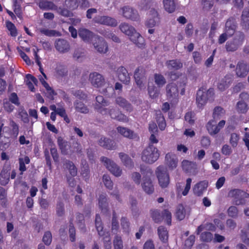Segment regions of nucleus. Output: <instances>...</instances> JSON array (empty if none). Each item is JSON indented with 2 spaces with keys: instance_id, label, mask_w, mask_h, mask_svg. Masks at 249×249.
<instances>
[{
  "instance_id": "1",
  "label": "nucleus",
  "mask_w": 249,
  "mask_h": 249,
  "mask_svg": "<svg viewBox=\"0 0 249 249\" xmlns=\"http://www.w3.org/2000/svg\"><path fill=\"white\" fill-rule=\"evenodd\" d=\"M119 29L124 34L129 36L130 39L139 47L143 44L144 40L141 35L136 32L135 29L127 23H122Z\"/></svg>"
},
{
  "instance_id": "2",
  "label": "nucleus",
  "mask_w": 249,
  "mask_h": 249,
  "mask_svg": "<svg viewBox=\"0 0 249 249\" xmlns=\"http://www.w3.org/2000/svg\"><path fill=\"white\" fill-rule=\"evenodd\" d=\"M185 80L180 79L176 83H169L166 87V94L167 99L171 101L176 100L178 96L179 88L181 89L180 93L183 94L184 92Z\"/></svg>"
},
{
  "instance_id": "3",
  "label": "nucleus",
  "mask_w": 249,
  "mask_h": 249,
  "mask_svg": "<svg viewBox=\"0 0 249 249\" xmlns=\"http://www.w3.org/2000/svg\"><path fill=\"white\" fill-rule=\"evenodd\" d=\"M39 7L44 10L56 11L60 15L65 17H70L72 15V12L65 8L58 7L53 1L47 0H40L38 2Z\"/></svg>"
},
{
  "instance_id": "4",
  "label": "nucleus",
  "mask_w": 249,
  "mask_h": 249,
  "mask_svg": "<svg viewBox=\"0 0 249 249\" xmlns=\"http://www.w3.org/2000/svg\"><path fill=\"white\" fill-rule=\"evenodd\" d=\"M160 155L159 150L154 145H148L142 152L141 159L148 164H152L157 161Z\"/></svg>"
},
{
  "instance_id": "5",
  "label": "nucleus",
  "mask_w": 249,
  "mask_h": 249,
  "mask_svg": "<svg viewBox=\"0 0 249 249\" xmlns=\"http://www.w3.org/2000/svg\"><path fill=\"white\" fill-rule=\"evenodd\" d=\"M213 89H209L206 91L198 90L196 94V103L199 108L202 107L208 100H213L214 96Z\"/></svg>"
},
{
  "instance_id": "6",
  "label": "nucleus",
  "mask_w": 249,
  "mask_h": 249,
  "mask_svg": "<svg viewBox=\"0 0 249 249\" xmlns=\"http://www.w3.org/2000/svg\"><path fill=\"white\" fill-rule=\"evenodd\" d=\"M245 36L243 33H237L231 41H228L226 44V49L228 52L236 51L243 43Z\"/></svg>"
},
{
  "instance_id": "7",
  "label": "nucleus",
  "mask_w": 249,
  "mask_h": 249,
  "mask_svg": "<svg viewBox=\"0 0 249 249\" xmlns=\"http://www.w3.org/2000/svg\"><path fill=\"white\" fill-rule=\"evenodd\" d=\"M228 196L234 198V202L236 205H244L245 198H249V194L240 189H233L228 193Z\"/></svg>"
},
{
  "instance_id": "8",
  "label": "nucleus",
  "mask_w": 249,
  "mask_h": 249,
  "mask_svg": "<svg viewBox=\"0 0 249 249\" xmlns=\"http://www.w3.org/2000/svg\"><path fill=\"white\" fill-rule=\"evenodd\" d=\"M151 216L153 220L156 223L160 222L163 219H165L166 223L170 225L171 224L172 215L171 213L167 210H164L160 214V212L158 210H151L150 212Z\"/></svg>"
},
{
  "instance_id": "9",
  "label": "nucleus",
  "mask_w": 249,
  "mask_h": 249,
  "mask_svg": "<svg viewBox=\"0 0 249 249\" xmlns=\"http://www.w3.org/2000/svg\"><path fill=\"white\" fill-rule=\"evenodd\" d=\"M156 176L158 178L160 185L162 188L168 186L170 179L167 169L163 166H159L156 171Z\"/></svg>"
},
{
  "instance_id": "10",
  "label": "nucleus",
  "mask_w": 249,
  "mask_h": 249,
  "mask_svg": "<svg viewBox=\"0 0 249 249\" xmlns=\"http://www.w3.org/2000/svg\"><path fill=\"white\" fill-rule=\"evenodd\" d=\"M101 160L113 175L116 177L121 176L122 170L113 161L105 157H102Z\"/></svg>"
},
{
  "instance_id": "11",
  "label": "nucleus",
  "mask_w": 249,
  "mask_h": 249,
  "mask_svg": "<svg viewBox=\"0 0 249 249\" xmlns=\"http://www.w3.org/2000/svg\"><path fill=\"white\" fill-rule=\"evenodd\" d=\"M94 23L110 27H116L118 25L117 20L107 16H97L93 19Z\"/></svg>"
},
{
  "instance_id": "12",
  "label": "nucleus",
  "mask_w": 249,
  "mask_h": 249,
  "mask_svg": "<svg viewBox=\"0 0 249 249\" xmlns=\"http://www.w3.org/2000/svg\"><path fill=\"white\" fill-rule=\"evenodd\" d=\"M89 80L91 84L95 88H102L106 84L105 79L104 76L101 74L93 72L90 73Z\"/></svg>"
},
{
  "instance_id": "13",
  "label": "nucleus",
  "mask_w": 249,
  "mask_h": 249,
  "mask_svg": "<svg viewBox=\"0 0 249 249\" xmlns=\"http://www.w3.org/2000/svg\"><path fill=\"white\" fill-rule=\"evenodd\" d=\"M94 48L101 53H106L107 52L108 48L107 42L102 37L95 36L94 41L92 42Z\"/></svg>"
},
{
  "instance_id": "14",
  "label": "nucleus",
  "mask_w": 249,
  "mask_h": 249,
  "mask_svg": "<svg viewBox=\"0 0 249 249\" xmlns=\"http://www.w3.org/2000/svg\"><path fill=\"white\" fill-rule=\"evenodd\" d=\"M235 72L237 77L245 78L249 72V65L243 61H240L236 65Z\"/></svg>"
},
{
  "instance_id": "15",
  "label": "nucleus",
  "mask_w": 249,
  "mask_h": 249,
  "mask_svg": "<svg viewBox=\"0 0 249 249\" xmlns=\"http://www.w3.org/2000/svg\"><path fill=\"white\" fill-rule=\"evenodd\" d=\"M96 101V103L94 106L95 109L102 115H107V109L105 107L109 105V102L105 100L102 96H97Z\"/></svg>"
},
{
  "instance_id": "16",
  "label": "nucleus",
  "mask_w": 249,
  "mask_h": 249,
  "mask_svg": "<svg viewBox=\"0 0 249 249\" xmlns=\"http://www.w3.org/2000/svg\"><path fill=\"white\" fill-rule=\"evenodd\" d=\"M123 16L126 19L136 21L139 19L138 11L129 6H125L121 8Z\"/></svg>"
},
{
  "instance_id": "17",
  "label": "nucleus",
  "mask_w": 249,
  "mask_h": 249,
  "mask_svg": "<svg viewBox=\"0 0 249 249\" xmlns=\"http://www.w3.org/2000/svg\"><path fill=\"white\" fill-rule=\"evenodd\" d=\"M160 22V18L158 12L154 8H152L149 12V17L146 22V26L152 28Z\"/></svg>"
},
{
  "instance_id": "18",
  "label": "nucleus",
  "mask_w": 249,
  "mask_h": 249,
  "mask_svg": "<svg viewBox=\"0 0 249 249\" xmlns=\"http://www.w3.org/2000/svg\"><path fill=\"white\" fill-rule=\"evenodd\" d=\"M9 125L11 129L7 126H3V132L7 134L10 137L16 138L19 133L18 125L12 119L10 120Z\"/></svg>"
},
{
  "instance_id": "19",
  "label": "nucleus",
  "mask_w": 249,
  "mask_h": 249,
  "mask_svg": "<svg viewBox=\"0 0 249 249\" xmlns=\"http://www.w3.org/2000/svg\"><path fill=\"white\" fill-rule=\"evenodd\" d=\"M56 50L60 53H64L68 52L71 49L69 42L64 39L59 38L54 43Z\"/></svg>"
},
{
  "instance_id": "20",
  "label": "nucleus",
  "mask_w": 249,
  "mask_h": 249,
  "mask_svg": "<svg viewBox=\"0 0 249 249\" xmlns=\"http://www.w3.org/2000/svg\"><path fill=\"white\" fill-rule=\"evenodd\" d=\"M78 35L84 41L88 43L94 41L95 36H98L85 28H80L78 31Z\"/></svg>"
},
{
  "instance_id": "21",
  "label": "nucleus",
  "mask_w": 249,
  "mask_h": 249,
  "mask_svg": "<svg viewBox=\"0 0 249 249\" xmlns=\"http://www.w3.org/2000/svg\"><path fill=\"white\" fill-rule=\"evenodd\" d=\"M118 79L124 84L127 85L130 83V77L127 70L124 67H119L116 71Z\"/></svg>"
},
{
  "instance_id": "22",
  "label": "nucleus",
  "mask_w": 249,
  "mask_h": 249,
  "mask_svg": "<svg viewBox=\"0 0 249 249\" xmlns=\"http://www.w3.org/2000/svg\"><path fill=\"white\" fill-rule=\"evenodd\" d=\"M178 160L176 155L172 153L166 154L165 157V164L170 170L176 168L178 165Z\"/></svg>"
},
{
  "instance_id": "23",
  "label": "nucleus",
  "mask_w": 249,
  "mask_h": 249,
  "mask_svg": "<svg viewBox=\"0 0 249 249\" xmlns=\"http://www.w3.org/2000/svg\"><path fill=\"white\" fill-rule=\"evenodd\" d=\"M236 29V20L233 17L230 18L225 24L224 31L229 34V36H232L235 33Z\"/></svg>"
},
{
  "instance_id": "24",
  "label": "nucleus",
  "mask_w": 249,
  "mask_h": 249,
  "mask_svg": "<svg viewBox=\"0 0 249 249\" xmlns=\"http://www.w3.org/2000/svg\"><path fill=\"white\" fill-rule=\"evenodd\" d=\"M208 186V182L207 181L203 180L199 182L193 188L194 193L198 196H202L203 192L206 190Z\"/></svg>"
},
{
  "instance_id": "25",
  "label": "nucleus",
  "mask_w": 249,
  "mask_h": 249,
  "mask_svg": "<svg viewBox=\"0 0 249 249\" xmlns=\"http://www.w3.org/2000/svg\"><path fill=\"white\" fill-rule=\"evenodd\" d=\"M117 131L124 137L133 139L137 137V135L131 130L124 127L118 126L117 128Z\"/></svg>"
},
{
  "instance_id": "26",
  "label": "nucleus",
  "mask_w": 249,
  "mask_h": 249,
  "mask_svg": "<svg viewBox=\"0 0 249 249\" xmlns=\"http://www.w3.org/2000/svg\"><path fill=\"white\" fill-rule=\"evenodd\" d=\"M115 103L121 107L124 108L127 111L131 112L132 110V107L131 104L124 98L119 96L115 99Z\"/></svg>"
},
{
  "instance_id": "27",
  "label": "nucleus",
  "mask_w": 249,
  "mask_h": 249,
  "mask_svg": "<svg viewBox=\"0 0 249 249\" xmlns=\"http://www.w3.org/2000/svg\"><path fill=\"white\" fill-rule=\"evenodd\" d=\"M99 144L107 149H112L115 147V143L113 141L104 137H102L100 139Z\"/></svg>"
},
{
  "instance_id": "28",
  "label": "nucleus",
  "mask_w": 249,
  "mask_h": 249,
  "mask_svg": "<svg viewBox=\"0 0 249 249\" xmlns=\"http://www.w3.org/2000/svg\"><path fill=\"white\" fill-rule=\"evenodd\" d=\"M241 24L244 29L249 28V8H245L242 12Z\"/></svg>"
},
{
  "instance_id": "29",
  "label": "nucleus",
  "mask_w": 249,
  "mask_h": 249,
  "mask_svg": "<svg viewBox=\"0 0 249 249\" xmlns=\"http://www.w3.org/2000/svg\"><path fill=\"white\" fill-rule=\"evenodd\" d=\"M177 0H163L165 10L169 13L174 12L176 8Z\"/></svg>"
},
{
  "instance_id": "30",
  "label": "nucleus",
  "mask_w": 249,
  "mask_h": 249,
  "mask_svg": "<svg viewBox=\"0 0 249 249\" xmlns=\"http://www.w3.org/2000/svg\"><path fill=\"white\" fill-rule=\"evenodd\" d=\"M99 206L101 211L106 213L108 210V205L107 196L105 194H101L99 198Z\"/></svg>"
},
{
  "instance_id": "31",
  "label": "nucleus",
  "mask_w": 249,
  "mask_h": 249,
  "mask_svg": "<svg viewBox=\"0 0 249 249\" xmlns=\"http://www.w3.org/2000/svg\"><path fill=\"white\" fill-rule=\"evenodd\" d=\"M57 143L62 154L67 155L70 148L69 143L62 138L59 137L57 139Z\"/></svg>"
},
{
  "instance_id": "32",
  "label": "nucleus",
  "mask_w": 249,
  "mask_h": 249,
  "mask_svg": "<svg viewBox=\"0 0 249 249\" xmlns=\"http://www.w3.org/2000/svg\"><path fill=\"white\" fill-rule=\"evenodd\" d=\"M206 127L209 134L212 136L217 134L220 131L216 124L215 120L210 121L207 123Z\"/></svg>"
},
{
  "instance_id": "33",
  "label": "nucleus",
  "mask_w": 249,
  "mask_h": 249,
  "mask_svg": "<svg viewBox=\"0 0 249 249\" xmlns=\"http://www.w3.org/2000/svg\"><path fill=\"white\" fill-rule=\"evenodd\" d=\"M142 187L144 192L148 194H152L154 190V188L151 179L147 178H145L144 179L143 182L142 184Z\"/></svg>"
},
{
  "instance_id": "34",
  "label": "nucleus",
  "mask_w": 249,
  "mask_h": 249,
  "mask_svg": "<svg viewBox=\"0 0 249 249\" xmlns=\"http://www.w3.org/2000/svg\"><path fill=\"white\" fill-rule=\"evenodd\" d=\"M158 233L160 240L163 243H167L168 240V232L165 227L160 226L158 229Z\"/></svg>"
},
{
  "instance_id": "35",
  "label": "nucleus",
  "mask_w": 249,
  "mask_h": 249,
  "mask_svg": "<svg viewBox=\"0 0 249 249\" xmlns=\"http://www.w3.org/2000/svg\"><path fill=\"white\" fill-rule=\"evenodd\" d=\"M166 65L169 70H178L183 66L182 62L178 59L167 61Z\"/></svg>"
},
{
  "instance_id": "36",
  "label": "nucleus",
  "mask_w": 249,
  "mask_h": 249,
  "mask_svg": "<svg viewBox=\"0 0 249 249\" xmlns=\"http://www.w3.org/2000/svg\"><path fill=\"white\" fill-rule=\"evenodd\" d=\"M19 170L20 171V175H22L23 172L27 170L25 164H28L30 162V160L28 156H24L18 159Z\"/></svg>"
},
{
  "instance_id": "37",
  "label": "nucleus",
  "mask_w": 249,
  "mask_h": 249,
  "mask_svg": "<svg viewBox=\"0 0 249 249\" xmlns=\"http://www.w3.org/2000/svg\"><path fill=\"white\" fill-rule=\"evenodd\" d=\"M25 82L26 85L28 86V88L32 91H35L34 87L33 84L36 85L38 81L36 78L32 76L31 74H27L26 76Z\"/></svg>"
},
{
  "instance_id": "38",
  "label": "nucleus",
  "mask_w": 249,
  "mask_h": 249,
  "mask_svg": "<svg viewBox=\"0 0 249 249\" xmlns=\"http://www.w3.org/2000/svg\"><path fill=\"white\" fill-rule=\"evenodd\" d=\"M140 7L142 10H147L152 8L156 6V2L154 0H143L141 4Z\"/></svg>"
},
{
  "instance_id": "39",
  "label": "nucleus",
  "mask_w": 249,
  "mask_h": 249,
  "mask_svg": "<svg viewBox=\"0 0 249 249\" xmlns=\"http://www.w3.org/2000/svg\"><path fill=\"white\" fill-rule=\"evenodd\" d=\"M119 157L124 165L126 167L131 168L133 166L131 159L127 155L123 153H120Z\"/></svg>"
},
{
  "instance_id": "40",
  "label": "nucleus",
  "mask_w": 249,
  "mask_h": 249,
  "mask_svg": "<svg viewBox=\"0 0 249 249\" xmlns=\"http://www.w3.org/2000/svg\"><path fill=\"white\" fill-rule=\"evenodd\" d=\"M10 173L7 170L3 169L0 174V183L2 185H6L9 181Z\"/></svg>"
},
{
  "instance_id": "41",
  "label": "nucleus",
  "mask_w": 249,
  "mask_h": 249,
  "mask_svg": "<svg viewBox=\"0 0 249 249\" xmlns=\"http://www.w3.org/2000/svg\"><path fill=\"white\" fill-rule=\"evenodd\" d=\"M64 165L69 170L70 174L71 176L75 177L76 176L77 173V168L72 161L66 160L65 161Z\"/></svg>"
},
{
  "instance_id": "42",
  "label": "nucleus",
  "mask_w": 249,
  "mask_h": 249,
  "mask_svg": "<svg viewBox=\"0 0 249 249\" xmlns=\"http://www.w3.org/2000/svg\"><path fill=\"white\" fill-rule=\"evenodd\" d=\"M156 119L159 128L161 130H164L166 124L165 119L160 112H159L156 114Z\"/></svg>"
},
{
  "instance_id": "43",
  "label": "nucleus",
  "mask_w": 249,
  "mask_h": 249,
  "mask_svg": "<svg viewBox=\"0 0 249 249\" xmlns=\"http://www.w3.org/2000/svg\"><path fill=\"white\" fill-rule=\"evenodd\" d=\"M74 106L76 110L82 113H88L89 111L88 107L81 102L76 101Z\"/></svg>"
},
{
  "instance_id": "44",
  "label": "nucleus",
  "mask_w": 249,
  "mask_h": 249,
  "mask_svg": "<svg viewBox=\"0 0 249 249\" xmlns=\"http://www.w3.org/2000/svg\"><path fill=\"white\" fill-rule=\"evenodd\" d=\"M225 114V110L221 107H216L213 112V116L214 120H218Z\"/></svg>"
},
{
  "instance_id": "45",
  "label": "nucleus",
  "mask_w": 249,
  "mask_h": 249,
  "mask_svg": "<svg viewBox=\"0 0 249 249\" xmlns=\"http://www.w3.org/2000/svg\"><path fill=\"white\" fill-rule=\"evenodd\" d=\"M56 213L58 216L62 217L65 215L64 203L62 200L57 201L56 206Z\"/></svg>"
},
{
  "instance_id": "46",
  "label": "nucleus",
  "mask_w": 249,
  "mask_h": 249,
  "mask_svg": "<svg viewBox=\"0 0 249 249\" xmlns=\"http://www.w3.org/2000/svg\"><path fill=\"white\" fill-rule=\"evenodd\" d=\"M176 216L179 220H181L185 218V211L184 207L182 204L178 205L176 209Z\"/></svg>"
},
{
  "instance_id": "47",
  "label": "nucleus",
  "mask_w": 249,
  "mask_h": 249,
  "mask_svg": "<svg viewBox=\"0 0 249 249\" xmlns=\"http://www.w3.org/2000/svg\"><path fill=\"white\" fill-rule=\"evenodd\" d=\"M39 31L42 34L48 36H60V34L58 32L53 30H49L42 28L39 29Z\"/></svg>"
},
{
  "instance_id": "48",
  "label": "nucleus",
  "mask_w": 249,
  "mask_h": 249,
  "mask_svg": "<svg viewBox=\"0 0 249 249\" xmlns=\"http://www.w3.org/2000/svg\"><path fill=\"white\" fill-rule=\"evenodd\" d=\"M214 0H201L202 9L204 11H209L214 5Z\"/></svg>"
},
{
  "instance_id": "49",
  "label": "nucleus",
  "mask_w": 249,
  "mask_h": 249,
  "mask_svg": "<svg viewBox=\"0 0 249 249\" xmlns=\"http://www.w3.org/2000/svg\"><path fill=\"white\" fill-rule=\"evenodd\" d=\"M79 0H65L64 6L71 10H74L79 6Z\"/></svg>"
},
{
  "instance_id": "50",
  "label": "nucleus",
  "mask_w": 249,
  "mask_h": 249,
  "mask_svg": "<svg viewBox=\"0 0 249 249\" xmlns=\"http://www.w3.org/2000/svg\"><path fill=\"white\" fill-rule=\"evenodd\" d=\"M5 24L7 29L10 33V35L12 36H16L18 35V33L15 25L10 21H6Z\"/></svg>"
},
{
  "instance_id": "51",
  "label": "nucleus",
  "mask_w": 249,
  "mask_h": 249,
  "mask_svg": "<svg viewBox=\"0 0 249 249\" xmlns=\"http://www.w3.org/2000/svg\"><path fill=\"white\" fill-rule=\"evenodd\" d=\"M236 110L240 113H245L248 110V105L245 102L240 101L237 103Z\"/></svg>"
},
{
  "instance_id": "52",
  "label": "nucleus",
  "mask_w": 249,
  "mask_h": 249,
  "mask_svg": "<svg viewBox=\"0 0 249 249\" xmlns=\"http://www.w3.org/2000/svg\"><path fill=\"white\" fill-rule=\"evenodd\" d=\"M240 140L239 135L236 133H231L230 138V143L233 148L236 147Z\"/></svg>"
},
{
  "instance_id": "53",
  "label": "nucleus",
  "mask_w": 249,
  "mask_h": 249,
  "mask_svg": "<svg viewBox=\"0 0 249 249\" xmlns=\"http://www.w3.org/2000/svg\"><path fill=\"white\" fill-rule=\"evenodd\" d=\"M154 78L155 82L159 87H162L166 83L165 78L161 74H155Z\"/></svg>"
},
{
  "instance_id": "54",
  "label": "nucleus",
  "mask_w": 249,
  "mask_h": 249,
  "mask_svg": "<svg viewBox=\"0 0 249 249\" xmlns=\"http://www.w3.org/2000/svg\"><path fill=\"white\" fill-rule=\"evenodd\" d=\"M114 249H123V243L121 236L116 235L113 240Z\"/></svg>"
},
{
  "instance_id": "55",
  "label": "nucleus",
  "mask_w": 249,
  "mask_h": 249,
  "mask_svg": "<svg viewBox=\"0 0 249 249\" xmlns=\"http://www.w3.org/2000/svg\"><path fill=\"white\" fill-rule=\"evenodd\" d=\"M195 115V113L192 111L186 113L185 115V121L191 125L193 124L196 119Z\"/></svg>"
},
{
  "instance_id": "56",
  "label": "nucleus",
  "mask_w": 249,
  "mask_h": 249,
  "mask_svg": "<svg viewBox=\"0 0 249 249\" xmlns=\"http://www.w3.org/2000/svg\"><path fill=\"white\" fill-rule=\"evenodd\" d=\"M42 241L46 246H49L52 241V235L50 231H47L44 233Z\"/></svg>"
},
{
  "instance_id": "57",
  "label": "nucleus",
  "mask_w": 249,
  "mask_h": 249,
  "mask_svg": "<svg viewBox=\"0 0 249 249\" xmlns=\"http://www.w3.org/2000/svg\"><path fill=\"white\" fill-rule=\"evenodd\" d=\"M227 213L229 216L236 218L238 215V210L236 206H231L228 209Z\"/></svg>"
},
{
  "instance_id": "58",
  "label": "nucleus",
  "mask_w": 249,
  "mask_h": 249,
  "mask_svg": "<svg viewBox=\"0 0 249 249\" xmlns=\"http://www.w3.org/2000/svg\"><path fill=\"white\" fill-rule=\"evenodd\" d=\"M103 180L106 187L109 190L113 188V182L110 177L107 175H104L103 177Z\"/></svg>"
},
{
  "instance_id": "59",
  "label": "nucleus",
  "mask_w": 249,
  "mask_h": 249,
  "mask_svg": "<svg viewBox=\"0 0 249 249\" xmlns=\"http://www.w3.org/2000/svg\"><path fill=\"white\" fill-rule=\"evenodd\" d=\"M148 89L149 96L151 98H155L158 96L159 94V91L157 88V87L155 86H149L148 88Z\"/></svg>"
},
{
  "instance_id": "60",
  "label": "nucleus",
  "mask_w": 249,
  "mask_h": 249,
  "mask_svg": "<svg viewBox=\"0 0 249 249\" xmlns=\"http://www.w3.org/2000/svg\"><path fill=\"white\" fill-rule=\"evenodd\" d=\"M104 36L107 38L111 39L112 41L115 42L119 43L120 42V38L115 35L112 32H106L103 34Z\"/></svg>"
},
{
  "instance_id": "61",
  "label": "nucleus",
  "mask_w": 249,
  "mask_h": 249,
  "mask_svg": "<svg viewBox=\"0 0 249 249\" xmlns=\"http://www.w3.org/2000/svg\"><path fill=\"white\" fill-rule=\"evenodd\" d=\"M117 216L116 213L115 212H113L112 214V231H117L119 228V223L117 220Z\"/></svg>"
},
{
  "instance_id": "62",
  "label": "nucleus",
  "mask_w": 249,
  "mask_h": 249,
  "mask_svg": "<svg viewBox=\"0 0 249 249\" xmlns=\"http://www.w3.org/2000/svg\"><path fill=\"white\" fill-rule=\"evenodd\" d=\"M3 108L6 111L10 113L13 111L14 106L7 99H5L3 100Z\"/></svg>"
},
{
  "instance_id": "63",
  "label": "nucleus",
  "mask_w": 249,
  "mask_h": 249,
  "mask_svg": "<svg viewBox=\"0 0 249 249\" xmlns=\"http://www.w3.org/2000/svg\"><path fill=\"white\" fill-rule=\"evenodd\" d=\"M69 236L71 242L75 241V230L72 224L71 223L69 226Z\"/></svg>"
},
{
  "instance_id": "64",
  "label": "nucleus",
  "mask_w": 249,
  "mask_h": 249,
  "mask_svg": "<svg viewBox=\"0 0 249 249\" xmlns=\"http://www.w3.org/2000/svg\"><path fill=\"white\" fill-rule=\"evenodd\" d=\"M213 238V234L210 232H203L201 234V239L205 242H210Z\"/></svg>"
}]
</instances>
